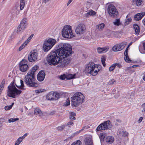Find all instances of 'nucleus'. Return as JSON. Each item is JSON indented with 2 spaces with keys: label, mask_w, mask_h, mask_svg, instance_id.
<instances>
[{
  "label": "nucleus",
  "mask_w": 145,
  "mask_h": 145,
  "mask_svg": "<svg viewBox=\"0 0 145 145\" xmlns=\"http://www.w3.org/2000/svg\"><path fill=\"white\" fill-rule=\"evenodd\" d=\"M58 45L56 52H55V65L61 64V67L65 66L69 63L70 61V56L72 54V48L71 45L68 43L64 44L63 46L62 44Z\"/></svg>",
  "instance_id": "nucleus-1"
},
{
  "label": "nucleus",
  "mask_w": 145,
  "mask_h": 145,
  "mask_svg": "<svg viewBox=\"0 0 145 145\" xmlns=\"http://www.w3.org/2000/svg\"><path fill=\"white\" fill-rule=\"evenodd\" d=\"M39 67L37 65L33 67L25 76L24 81L25 84L28 87L33 88L38 87L39 85L35 82V74Z\"/></svg>",
  "instance_id": "nucleus-2"
},
{
  "label": "nucleus",
  "mask_w": 145,
  "mask_h": 145,
  "mask_svg": "<svg viewBox=\"0 0 145 145\" xmlns=\"http://www.w3.org/2000/svg\"><path fill=\"white\" fill-rule=\"evenodd\" d=\"M71 105L73 107H77L85 101L84 95L81 92H78L74 94L71 98Z\"/></svg>",
  "instance_id": "nucleus-3"
},
{
  "label": "nucleus",
  "mask_w": 145,
  "mask_h": 145,
  "mask_svg": "<svg viewBox=\"0 0 145 145\" xmlns=\"http://www.w3.org/2000/svg\"><path fill=\"white\" fill-rule=\"evenodd\" d=\"M85 71V73L94 76L97 74L99 69L97 65H95L93 62H90L86 65Z\"/></svg>",
  "instance_id": "nucleus-4"
},
{
  "label": "nucleus",
  "mask_w": 145,
  "mask_h": 145,
  "mask_svg": "<svg viewBox=\"0 0 145 145\" xmlns=\"http://www.w3.org/2000/svg\"><path fill=\"white\" fill-rule=\"evenodd\" d=\"M22 91L17 89L14 82H11L8 87L7 95L8 96L15 98L22 93Z\"/></svg>",
  "instance_id": "nucleus-5"
},
{
  "label": "nucleus",
  "mask_w": 145,
  "mask_h": 145,
  "mask_svg": "<svg viewBox=\"0 0 145 145\" xmlns=\"http://www.w3.org/2000/svg\"><path fill=\"white\" fill-rule=\"evenodd\" d=\"M61 34L63 37L66 38H72L74 37L72 27L69 25L64 26L62 30Z\"/></svg>",
  "instance_id": "nucleus-6"
},
{
  "label": "nucleus",
  "mask_w": 145,
  "mask_h": 145,
  "mask_svg": "<svg viewBox=\"0 0 145 145\" xmlns=\"http://www.w3.org/2000/svg\"><path fill=\"white\" fill-rule=\"evenodd\" d=\"M107 10L109 15L111 17L116 18L118 16V12L113 5H109L108 7Z\"/></svg>",
  "instance_id": "nucleus-7"
},
{
  "label": "nucleus",
  "mask_w": 145,
  "mask_h": 145,
  "mask_svg": "<svg viewBox=\"0 0 145 145\" xmlns=\"http://www.w3.org/2000/svg\"><path fill=\"white\" fill-rule=\"evenodd\" d=\"M54 39L50 38L45 40L44 43L43 47L45 52H47L52 47L54 44Z\"/></svg>",
  "instance_id": "nucleus-8"
},
{
  "label": "nucleus",
  "mask_w": 145,
  "mask_h": 145,
  "mask_svg": "<svg viewBox=\"0 0 145 145\" xmlns=\"http://www.w3.org/2000/svg\"><path fill=\"white\" fill-rule=\"evenodd\" d=\"M28 61L27 60L24 59L20 63L19 67L20 70L23 72H25L29 69V66L27 65Z\"/></svg>",
  "instance_id": "nucleus-9"
},
{
  "label": "nucleus",
  "mask_w": 145,
  "mask_h": 145,
  "mask_svg": "<svg viewBox=\"0 0 145 145\" xmlns=\"http://www.w3.org/2000/svg\"><path fill=\"white\" fill-rule=\"evenodd\" d=\"M86 29L85 25L82 24H80L76 26L75 31L77 34L81 35L85 32Z\"/></svg>",
  "instance_id": "nucleus-10"
},
{
  "label": "nucleus",
  "mask_w": 145,
  "mask_h": 145,
  "mask_svg": "<svg viewBox=\"0 0 145 145\" xmlns=\"http://www.w3.org/2000/svg\"><path fill=\"white\" fill-rule=\"evenodd\" d=\"M47 60L50 65H54V50L48 55Z\"/></svg>",
  "instance_id": "nucleus-11"
},
{
  "label": "nucleus",
  "mask_w": 145,
  "mask_h": 145,
  "mask_svg": "<svg viewBox=\"0 0 145 145\" xmlns=\"http://www.w3.org/2000/svg\"><path fill=\"white\" fill-rule=\"evenodd\" d=\"M127 43L123 42L120 44H116L112 48L113 51L114 52L121 51L125 47Z\"/></svg>",
  "instance_id": "nucleus-12"
},
{
  "label": "nucleus",
  "mask_w": 145,
  "mask_h": 145,
  "mask_svg": "<svg viewBox=\"0 0 145 145\" xmlns=\"http://www.w3.org/2000/svg\"><path fill=\"white\" fill-rule=\"evenodd\" d=\"M38 54L35 52H31L28 56V59L29 61L33 62L37 59Z\"/></svg>",
  "instance_id": "nucleus-13"
},
{
  "label": "nucleus",
  "mask_w": 145,
  "mask_h": 145,
  "mask_svg": "<svg viewBox=\"0 0 145 145\" xmlns=\"http://www.w3.org/2000/svg\"><path fill=\"white\" fill-rule=\"evenodd\" d=\"M45 72L43 71H40L37 75V79L39 81H43L45 76Z\"/></svg>",
  "instance_id": "nucleus-14"
},
{
  "label": "nucleus",
  "mask_w": 145,
  "mask_h": 145,
  "mask_svg": "<svg viewBox=\"0 0 145 145\" xmlns=\"http://www.w3.org/2000/svg\"><path fill=\"white\" fill-rule=\"evenodd\" d=\"M28 25L27 20L26 18H23L18 25L25 30L26 28Z\"/></svg>",
  "instance_id": "nucleus-15"
},
{
  "label": "nucleus",
  "mask_w": 145,
  "mask_h": 145,
  "mask_svg": "<svg viewBox=\"0 0 145 145\" xmlns=\"http://www.w3.org/2000/svg\"><path fill=\"white\" fill-rule=\"evenodd\" d=\"M145 15V12L138 13L135 15L134 19L136 21H138L140 19Z\"/></svg>",
  "instance_id": "nucleus-16"
},
{
  "label": "nucleus",
  "mask_w": 145,
  "mask_h": 145,
  "mask_svg": "<svg viewBox=\"0 0 145 145\" xmlns=\"http://www.w3.org/2000/svg\"><path fill=\"white\" fill-rule=\"evenodd\" d=\"M85 145L88 144H93V143L92 140V137L91 136H88L85 139Z\"/></svg>",
  "instance_id": "nucleus-17"
},
{
  "label": "nucleus",
  "mask_w": 145,
  "mask_h": 145,
  "mask_svg": "<svg viewBox=\"0 0 145 145\" xmlns=\"http://www.w3.org/2000/svg\"><path fill=\"white\" fill-rule=\"evenodd\" d=\"M96 12L92 10H89L88 12L85 14V17L87 18H88L90 16H94L96 15Z\"/></svg>",
  "instance_id": "nucleus-18"
},
{
  "label": "nucleus",
  "mask_w": 145,
  "mask_h": 145,
  "mask_svg": "<svg viewBox=\"0 0 145 145\" xmlns=\"http://www.w3.org/2000/svg\"><path fill=\"white\" fill-rule=\"evenodd\" d=\"M111 126V123L109 120L104 121L100 124L97 127H108Z\"/></svg>",
  "instance_id": "nucleus-19"
},
{
  "label": "nucleus",
  "mask_w": 145,
  "mask_h": 145,
  "mask_svg": "<svg viewBox=\"0 0 145 145\" xmlns=\"http://www.w3.org/2000/svg\"><path fill=\"white\" fill-rule=\"evenodd\" d=\"M129 46H128L125 50L124 53V58L125 61L127 62H129L130 61V59L128 56V51Z\"/></svg>",
  "instance_id": "nucleus-20"
},
{
  "label": "nucleus",
  "mask_w": 145,
  "mask_h": 145,
  "mask_svg": "<svg viewBox=\"0 0 145 145\" xmlns=\"http://www.w3.org/2000/svg\"><path fill=\"white\" fill-rule=\"evenodd\" d=\"M117 132L119 134H121L124 137H127L128 135V133L122 129H119Z\"/></svg>",
  "instance_id": "nucleus-21"
},
{
  "label": "nucleus",
  "mask_w": 145,
  "mask_h": 145,
  "mask_svg": "<svg viewBox=\"0 0 145 145\" xmlns=\"http://www.w3.org/2000/svg\"><path fill=\"white\" fill-rule=\"evenodd\" d=\"M54 92L51 91L46 96L47 99L49 100H54Z\"/></svg>",
  "instance_id": "nucleus-22"
},
{
  "label": "nucleus",
  "mask_w": 145,
  "mask_h": 145,
  "mask_svg": "<svg viewBox=\"0 0 145 145\" xmlns=\"http://www.w3.org/2000/svg\"><path fill=\"white\" fill-rule=\"evenodd\" d=\"M133 27L135 29L136 34L138 35L140 31V29L139 26L137 24H135L133 25Z\"/></svg>",
  "instance_id": "nucleus-23"
},
{
  "label": "nucleus",
  "mask_w": 145,
  "mask_h": 145,
  "mask_svg": "<svg viewBox=\"0 0 145 145\" xmlns=\"http://www.w3.org/2000/svg\"><path fill=\"white\" fill-rule=\"evenodd\" d=\"M142 0H133V4L134 5H136L137 6H140L142 3Z\"/></svg>",
  "instance_id": "nucleus-24"
},
{
  "label": "nucleus",
  "mask_w": 145,
  "mask_h": 145,
  "mask_svg": "<svg viewBox=\"0 0 145 145\" xmlns=\"http://www.w3.org/2000/svg\"><path fill=\"white\" fill-rule=\"evenodd\" d=\"M114 141V138L112 136H108L107 137L106 139V142L109 144H111Z\"/></svg>",
  "instance_id": "nucleus-25"
},
{
  "label": "nucleus",
  "mask_w": 145,
  "mask_h": 145,
  "mask_svg": "<svg viewBox=\"0 0 145 145\" xmlns=\"http://www.w3.org/2000/svg\"><path fill=\"white\" fill-rule=\"evenodd\" d=\"M105 26V25L104 23H101L96 26V29L99 31H101L103 30Z\"/></svg>",
  "instance_id": "nucleus-26"
},
{
  "label": "nucleus",
  "mask_w": 145,
  "mask_h": 145,
  "mask_svg": "<svg viewBox=\"0 0 145 145\" xmlns=\"http://www.w3.org/2000/svg\"><path fill=\"white\" fill-rule=\"evenodd\" d=\"M63 93L60 91H55V100L60 98L62 96Z\"/></svg>",
  "instance_id": "nucleus-27"
},
{
  "label": "nucleus",
  "mask_w": 145,
  "mask_h": 145,
  "mask_svg": "<svg viewBox=\"0 0 145 145\" xmlns=\"http://www.w3.org/2000/svg\"><path fill=\"white\" fill-rule=\"evenodd\" d=\"M114 32L110 30H108L107 31L106 35L108 37H112L114 36Z\"/></svg>",
  "instance_id": "nucleus-28"
},
{
  "label": "nucleus",
  "mask_w": 145,
  "mask_h": 145,
  "mask_svg": "<svg viewBox=\"0 0 145 145\" xmlns=\"http://www.w3.org/2000/svg\"><path fill=\"white\" fill-rule=\"evenodd\" d=\"M25 30L18 25L16 29V33L17 34H21Z\"/></svg>",
  "instance_id": "nucleus-29"
},
{
  "label": "nucleus",
  "mask_w": 145,
  "mask_h": 145,
  "mask_svg": "<svg viewBox=\"0 0 145 145\" xmlns=\"http://www.w3.org/2000/svg\"><path fill=\"white\" fill-rule=\"evenodd\" d=\"M34 113L35 115H39V116H41L42 115V112L38 108H36L35 110Z\"/></svg>",
  "instance_id": "nucleus-30"
},
{
  "label": "nucleus",
  "mask_w": 145,
  "mask_h": 145,
  "mask_svg": "<svg viewBox=\"0 0 145 145\" xmlns=\"http://www.w3.org/2000/svg\"><path fill=\"white\" fill-rule=\"evenodd\" d=\"M25 0H20V10H22L24 8Z\"/></svg>",
  "instance_id": "nucleus-31"
},
{
  "label": "nucleus",
  "mask_w": 145,
  "mask_h": 145,
  "mask_svg": "<svg viewBox=\"0 0 145 145\" xmlns=\"http://www.w3.org/2000/svg\"><path fill=\"white\" fill-rule=\"evenodd\" d=\"M108 50L107 48L106 47L100 48L99 47L97 48V52L99 53H100L104 51Z\"/></svg>",
  "instance_id": "nucleus-32"
},
{
  "label": "nucleus",
  "mask_w": 145,
  "mask_h": 145,
  "mask_svg": "<svg viewBox=\"0 0 145 145\" xmlns=\"http://www.w3.org/2000/svg\"><path fill=\"white\" fill-rule=\"evenodd\" d=\"M66 78L67 80H70L74 78L75 74H66Z\"/></svg>",
  "instance_id": "nucleus-33"
},
{
  "label": "nucleus",
  "mask_w": 145,
  "mask_h": 145,
  "mask_svg": "<svg viewBox=\"0 0 145 145\" xmlns=\"http://www.w3.org/2000/svg\"><path fill=\"white\" fill-rule=\"evenodd\" d=\"M114 25L116 26H119L121 24L120 22V20L119 19H117L115 20V21L113 22Z\"/></svg>",
  "instance_id": "nucleus-34"
},
{
  "label": "nucleus",
  "mask_w": 145,
  "mask_h": 145,
  "mask_svg": "<svg viewBox=\"0 0 145 145\" xmlns=\"http://www.w3.org/2000/svg\"><path fill=\"white\" fill-rule=\"evenodd\" d=\"M70 117L69 118L71 120H75L76 119L74 116H76V114L72 112H70Z\"/></svg>",
  "instance_id": "nucleus-35"
},
{
  "label": "nucleus",
  "mask_w": 145,
  "mask_h": 145,
  "mask_svg": "<svg viewBox=\"0 0 145 145\" xmlns=\"http://www.w3.org/2000/svg\"><path fill=\"white\" fill-rule=\"evenodd\" d=\"M5 83V80L4 79H3L2 81L0 86V90L3 91V90Z\"/></svg>",
  "instance_id": "nucleus-36"
},
{
  "label": "nucleus",
  "mask_w": 145,
  "mask_h": 145,
  "mask_svg": "<svg viewBox=\"0 0 145 145\" xmlns=\"http://www.w3.org/2000/svg\"><path fill=\"white\" fill-rule=\"evenodd\" d=\"M28 44V42L27 41L25 42H24L22 44L19 48V50L20 51L23 48H24L25 46L27 45Z\"/></svg>",
  "instance_id": "nucleus-37"
},
{
  "label": "nucleus",
  "mask_w": 145,
  "mask_h": 145,
  "mask_svg": "<svg viewBox=\"0 0 145 145\" xmlns=\"http://www.w3.org/2000/svg\"><path fill=\"white\" fill-rule=\"evenodd\" d=\"M23 139V138H22L21 137H19L16 141L15 145H18Z\"/></svg>",
  "instance_id": "nucleus-38"
},
{
  "label": "nucleus",
  "mask_w": 145,
  "mask_h": 145,
  "mask_svg": "<svg viewBox=\"0 0 145 145\" xmlns=\"http://www.w3.org/2000/svg\"><path fill=\"white\" fill-rule=\"evenodd\" d=\"M20 83H21V85L20 86H18L16 85L17 88H19L20 87V88L21 89H23L24 88V85L23 81L22 80H20Z\"/></svg>",
  "instance_id": "nucleus-39"
},
{
  "label": "nucleus",
  "mask_w": 145,
  "mask_h": 145,
  "mask_svg": "<svg viewBox=\"0 0 145 145\" xmlns=\"http://www.w3.org/2000/svg\"><path fill=\"white\" fill-rule=\"evenodd\" d=\"M16 34V33L15 31H14L13 32V33L12 34L10 37L9 40L11 41L12 39L15 38Z\"/></svg>",
  "instance_id": "nucleus-40"
},
{
  "label": "nucleus",
  "mask_w": 145,
  "mask_h": 145,
  "mask_svg": "<svg viewBox=\"0 0 145 145\" xmlns=\"http://www.w3.org/2000/svg\"><path fill=\"white\" fill-rule=\"evenodd\" d=\"M19 120L18 118H12L9 119L8 120L9 123L14 122Z\"/></svg>",
  "instance_id": "nucleus-41"
},
{
  "label": "nucleus",
  "mask_w": 145,
  "mask_h": 145,
  "mask_svg": "<svg viewBox=\"0 0 145 145\" xmlns=\"http://www.w3.org/2000/svg\"><path fill=\"white\" fill-rule=\"evenodd\" d=\"M70 104V102L69 99L68 98L66 101V102L65 103L64 105L65 106H67Z\"/></svg>",
  "instance_id": "nucleus-42"
},
{
  "label": "nucleus",
  "mask_w": 145,
  "mask_h": 145,
  "mask_svg": "<svg viewBox=\"0 0 145 145\" xmlns=\"http://www.w3.org/2000/svg\"><path fill=\"white\" fill-rule=\"evenodd\" d=\"M105 58L104 56H102L101 57V61L104 67L106 66V64L105 63Z\"/></svg>",
  "instance_id": "nucleus-43"
},
{
  "label": "nucleus",
  "mask_w": 145,
  "mask_h": 145,
  "mask_svg": "<svg viewBox=\"0 0 145 145\" xmlns=\"http://www.w3.org/2000/svg\"><path fill=\"white\" fill-rule=\"evenodd\" d=\"M82 143L80 140H77L76 142H74L71 145H81Z\"/></svg>",
  "instance_id": "nucleus-44"
},
{
  "label": "nucleus",
  "mask_w": 145,
  "mask_h": 145,
  "mask_svg": "<svg viewBox=\"0 0 145 145\" xmlns=\"http://www.w3.org/2000/svg\"><path fill=\"white\" fill-rule=\"evenodd\" d=\"M116 67V64H114L110 67L109 68V71H112Z\"/></svg>",
  "instance_id": "nucleus-45"
},
{
  "label": "nucleus",
  "mask_w": 145,
  "mask_h": 145,
  "mask_svg": "<svg viewBox=\"0 0 145 145\" xmlns=\"http://www.w3.org/2000/svg\"><path fill=\"white\" fill-rule=\"evenodd\" d=\"M62 80H64L65 78H66V74H63V75H61L59 77Z\"/></svg>",
  "instance_id": "nucleus-46"
},
{
  "label": "nucleus",
  "mask_w": 145,
  "mask_h": 145,
  "mask_svg": "<svg viewBox=\"0 0 145 145\" xmlns=\"http://www.w3.org/2000/svg\"><path fill=\"white\" fill-rule=\"evenodd\" d=\"M108 129V127H97L96 130L100 131L101 130H105Z\"/></svg>",
  "instance_id": "nucleus-47"
},
{
  "label": "nucleus",
  "mask_w": 145,
  "mask_h": 145,
  "mask_svg": "<svg viewBox=\"0 0 145 145\" xmlns=\"http://www.w3.org/2000/svg\"><path fill=\"white\" fill-rule=\"evenodd\" d=\"M141 108L142 109V112L145 111V103L142 105Z\"/></svg>",
  "instance_id": "nucleus-48"
},
{
  "label": "nucleus",
  "mask_w": 145,
  "mask_h": 145,
  "mask_svg": "<svg viewBox=\"0 0 145 145\" xmlns=\"http://www.w3.org/2000/svg\"><path fill=\"white\" fill-rule=\"evenodd\" d=\"M116 82L115 80L114 79H112L110 80L108 82V84L109 85L113 84H114V82Z\"/></svg>",
  "instance_id": "nucleus-49"
},
{
  "label": "nucleus",
  "mask_w": 145,
  "mask_h": 145,
  "mask_svg": "<svg viewBox=\"0 0 145 145\" xmlns=\"http://www.w3.org/2000/svg\"><path fill=\"white\" fill-rule=\"evenodd\" d=\"M12 108V106H6L5 107V110H10Z\"/></svg>",
  "instance_id": "nucleus-50"
},
{
  "label": "nucleus",
  "mask_w": 145,
  "mask_h": 145,
  "mask_svg": "<svg viewBox=\"0 0 145 145\" xmlns=\"http://www.w3.org/2000/svg\"><path fill=\"white\" fill-rule=\"evenodd\" d=\"M131 21V18H130L127 19L125 21V22L127 24L129 23V22H130Z\"/></svg>",
  "instance_id": "nucleus-51"
},
{
  "label": "nucleus",
  "mask_w": 145,
  "mask_h": 145,
  "mask_svg": "<svg viewBox=\"0 0 145 145\" xmlns=\"http://www.w3.org/2000/svg\"><path fill=\"white\" fill-rule=\"evenodd\" d=\"M99 137L101 139H104V138L105 137L104 134H103V133H101L100 136H99Z\"/></svg>",
  "instance_id": "nucleus-52"
},
{
  "label": "nucleus",
  "mask_w": 145,
  "mask_h": 145,
  "mask_svg": "<svg viewBox=\"0 0 145 145\" xmlns=\"http://www.w3.org/2000/svg\"><path fill=\"white\" fill-rule=\"evenodd\" d=\"M115 64H116V66H117V67L119 68H120L122 66L120 64H119V63H115Z\"/></svg>",
  "instance_id": "nucleus-53"
},
{
  "label": "nucleus",
  "mask_w": 145,
  "mask_h": 145,
  "mask_svg": "<svg viewBox=\"0 0 145 145\" xmlns=\"http://www.w3.org/2000/svg\"><path fill=\"white\" fill-rule=\"evenodd\" d=\"M83 130H84V129L83 128L82 129H81L80 130H79V131H78L76 132L74 134H78L79 133H80L81 131H82Z\"/></svg>",
  "instance_id": "nucleus-54"
},
{
  "label": "nucleus",
  "mask_w": 145,
  "mask_h": 145,
  "mask_svg": "<svg viewBox=\"0 0 145 145\" xmlns=\"http://www.w3.org/2000/svg\"><path fill=\"white\" fill-rule=\"evenodd\" d=\"M27 133H25L23 136L21 137V138H23V139H24L25 137L27 136Z\"/></svg>",
  "instance_id": "nucleus-55"
},
{
  "label": "nucleus",
  "mask_w": 145,
  "mask_h": 145,
  "mask_svg": "<svg viewBox=\"0 0 145 145\" xmlns=\"http://www.w3.org/2000/svg\"><path fill=\"white\" fill-rule=\"evenodd\" d=\"M63 129V127H57V130L59 131H61Z\"/></svg>",
  "instance_id": "nucleus-56"
},
{
  "label": "nucleus",
  "mask_w": 145,
  "mask_h": 145,
  "mask_svg": "<svg viewBox=\"0 0 145 145\" xmlns=\"http://www.w3.org/2000/svg\"><path fill=\"white\" fill-rule=\"evenodd\" d=\"M31 39V37H29L27 40L25 41V42H26V41H27V42H28V43L29 42V41Z\"/></svg>",
  "instance_id": "nucleus-57"
},
{
  "label": "nucleus",
  "mask_w": 145,
  "mask_h": 145,
  "mask_svg": "<svg viewBox=\"0 0 145 145\" xmlns=\"http://www.w3.org/2000/svg\"><path fill=\"white\" fill-rule=\"evenodd\" d=\"M143 48L144 50L145 51V42L143 43Z\"/></svg>",
  "instance_id": "nucleus-58"
},
{
  "label": "nucleus",
  "mask_w": 145,
  "mask_h": 145,
  "mask_svg": "<svg viewBox=\"0 0 145 145\" xmlns=\"http://www.w3.org/2000/svg\"><path fill=\"white\" fill-rule=\"evenodd\" d=\"M142 119H143V118L142 117H141L140 118H139V120H138V122L139 123H140V122L142 120Z\"/></svg>",
  "instance_id": "nucleus-59"
},
{
  "label": "nucleus",
  "mask_w": 145,
  "mask_h": 145,
  "mask_svg": "<svg viewBox=\"0 0 145 145\" xmlns=\"http://www.w3.org/2000/svg\"><path fill=\"white\" fill-rule=\"evenodd\" d=\"M26 37V35H24L22 37V38L21 39V41H22Z\"/></svg>",
  "instance_id": "nucleus-60"
},
{
  "label": "nucleus",
  "mask_w": 145,
  "mask_h": 145,
  "mask_svg": "<svg viewBox=\"0 0 145 145\" xmlns=\"http://www.w3.org/2000/svg\"><path fill=\"white\" fill-rule=\"evenodd\" d=\"M50 0H42V2L43 3H46L49 1Z\"/></svg>",
  "instance_id": "nucleus-61"
},
{
  "label": "nucleus",
  "mask_w": 145,
  "mask_h": 145,
  "mask_svg": "<svg viewBox=\"0 0 145 145\" xmlns=\"http://www.w3.org/2000/svg\"><path fill=\"white\" fill-rule=\"evenodd\" d=\"M1 119H0V127H1L2 126H3V123H2L1 122Z\"/></svg>",
  "instance_id": "nucleus-62"
},
{
  "label": "nucleus",
  "mask_w": 145,
  "mask_h": 145,
  "mask_svg": "<svg viewBox=\"0 0 145 145\" xmlns=\"http://www.w3.org/2000/svg\"><path fill=\"white\" fill-rule=\"evenodd\" d=\"M72 1H71V0H69L67 4V6H68L71 3Z\"/></svg>",
  "instance_id": "nucleus-63"
},
{
  "label": "nucleus",
  "mask_w": 145,
  "mask_h": 145,
  "mask_svg": "<svg viewBox=\"0 0 145 145\" xmlns=\"http://www.w3.org/2000/svg\"><path fill=\"white\" fill-rule=\"evenodd\" d=\"M144 25L145 26V19H144L142 21Z\"/></svg>",
  "instance_id": "nucleus-64"
}]
</instances>
